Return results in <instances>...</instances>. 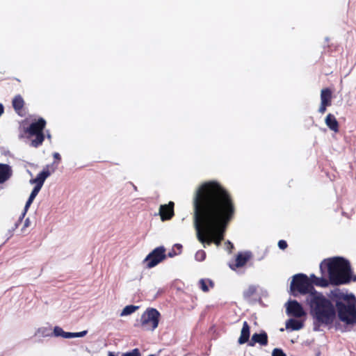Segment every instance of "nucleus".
Here are the masks:
<instances>
[{
  "label": "nucleus",
  "mask_w": 356,
  "mask_h": 356,
  "mask_svg": "<svg viewBox=\"0 0 356 356\" xmlns=\"http://www.w3.org/2000/svg\"><path fill=\"white\" fill-rule=\"evenodd\" d=\"M46 124V120L42 118H40L37 120L32 122L29 127L24 129V134L30 140V146L37 148L42 145L44 140L43 131Z\"/></svg>",
  "instance_id": "5"
},
{
  "label": "nucleus",
  "mask_w": 356,
  "mask_h": 356,
  "mask_svg": "<svg viewBox=\"0 0 356 356\" xmlns=\"http://www.w3.org/2000/svg\"><path fill=\"white\" fill-rule=\"evenodd\" d=\"M250 325L247 321H244L241 332V335L238 338V343L239 344H243L249 341L250 331Z\"/></svg>",
  "instance_id": "16"
},
{
  "label": "nucleus",
  "mask_w": 356,
  "mask_h": 356,
  "mask_svg": "<svg viewBox=\"0 0 356 356\" xmlns=\"http://www.w3.org/2000/svg\"><path fill=\"white\" fill-rule=\"evenodd\" d=\"M288 245L286 241L284 240H280L278 242V247L281 250H285L287 248Z\"/></svg>",
  "instance_id": "30"
},
{
  "label": "nucleus",
  "mask_w": 356,
  "mask_h": 356,
  "mask_svg": "<svg viewBox=\"0 0 356 356\" xmlns=\"http://www.w3.org/2000/svg\"><path fill=\"white\" fill-rule=\"evenodd\" d=\"M122 356H141V354L138 348H134L131 352L123 353Z\"/></svg>",
  "instance_id": "27"
},
{
  "label": "nucleus",
  "mask_w": 356,
  "mask_h": 356,
  "mask_svg": "<svg viewBox=\"0 0 356 356\" xmlns=\"http://www.w3.org/2000/svg\"><path fill=\"white\" fill-rule=\"evenodd\" d=\"M87 333V331H82L80 332H74L75 337H82L85 336Z\"/></svg>",
  "instance_id": "33"
},
{
  "label": "nucleus",
  "mask_w": 356,
  "mask_h": 356,
  "mask_svg": "<svg viewBox=\"0 0 356 356\" xmlns=\"http://www.w3.org/2000/svg\"><path fill=\"white\" fill-rule=\"evenodd\" d=\"M108 356H115V354L113 353L109 352Z\"/></svg>",
  "instance_id": "36"
},
{
  "label": "nucleus",
  "mask_w": 356,
  "mask_h": 356,
  "mask_svg": "<svg viewBox=\"0 0 356 356\" xmlns=\"http://www.w3.org/2000/svg\"><path fill=\"white\" fill-rule=\"evenodd\" d=\"M329 280L332 284H347L351 278L350 265L342 257H334L327 263Z\"/></svg>",
  "instance_id": "4"
},
{
  "label": "nucleus",
  "mask_w": 356,
  "mask_h": 356,
  "mask_svg": "<svg viewBox=\"0 0 356 356\" xmlns=\"http://www.w3.org/2000/svg\"><path fill=\"white\" fill-rule=\"evenodd\" d=\"M236 207L232 194L215 181L202 184L193 198V220L197 240L205 248L220 246Z\"/></svg>",
  "instance_id": "1"
},
{
  "label": "nucleus",
  "mask_w": 356,
  "mask_h": 356,
  "mask_svg": "<svg viewBox=\"0 0 356 356\" xmlns=\"http://www.w3.org/2000/svg\"><path fill=\"white\" fill-rule=\"evenodd\" d=\"M228 243L232 247L233 245L231 243V242L228 241Z\"/></svg>",
  "instance_id": "37"
},
{
  "label": "nucleus",
  "mask_w": 356,
  "mask_h": 356,
  "mask_svg": "<svg viewBox=\"0 0 356 356\" xmlns=\"http://www.w3.org/2000/svg\"><path fill=\"white\" fill-rule=\"evenodd\" d=\"M13 175L11 167L8 164L0 163V184L8 180Z\"/></svg>",
  "instance_id": "13"
},
{
  "label": "nucleus",
  "mask_w": 356,
  "mask_h": 356,
  "mask_svg": "<svg viewBox=\"0 0 356 356\" xmlns=\"http://www.w3.org/2000/svg\"><path fill=\"white\" fill-rule=\"evenodd\" d=\"M3 111H4L3 106L1 104H0V116L3 114Z\"/></svg>",
  "instance_id": "35"
},
{
  "label": "nucleus",
  "mask_w": 356,
  "mask_h": 356,
  "mask_svg": "<svg viewBox=\"0 0 356 356\" xmlns=\"http://www.w3.org/2000/svg\"><path fill=\"white\" fill-rule=\"evenodd\" d=\"M306 302L313 318L319 324L330 325L336 318V309L330 300L320 292L307 296Z\"/></svg>",
  "instance_id": "2"
},
{
  "label": "nucleus",
  "mask_w": 356,
  "mask_h": 356,
  "mask_svg": "<svg viewBox=\"0 0 356 356\" xmlns=\"http://www.w3.org/2000/svg\"><path fill=\"white\" fill-rule=\"evenodd\" d=\"M328 106V105L321 102V105L318 108V112L321 114L325 113Z\"/></svg>",
  "instance_id": "29"
},
{
  "label": "nucleus",
  "mask_w": 356,
  "mask_h": 356,
  "mask_svg": "<svg viewBox=\"0 0 356 356\" xmlns=\"http://www.w3.org/2000/svg\"><path fill=\"white\" fill-rule=\"evenodd\" d=\"M252 254L250 252H239L237 254L234 264H230L229 267L232 270L243 267L246 263L252 258Z\"/></svg>",
  "instance_id": "11"
},
{
  "label": "nucleus",
  "mask_w": 356,
  "mask_h": 356,
  "mask_svg": "<svg viewBox=\"0 0 356 356\" xmlns=\"http://www.w3.org/2000/svg\"><path fill=\"white\" fill-rule=\"evenodd\" d=\"M256 292V289L253 286H250L247 290L243 292V296L246 298H250Z\"/></svg>",
  "instance_id": "23"
},
{
  "label": "nucleus",
  "mask_w": 356,
  "mask_h": 356,
  "mask_svg": "<svg viewBox=\"0 0 356 356\" xmlns=\"http://www.w3.org/2000/svg\"><path fill=\"white\" fill-rule=\"evenodd\" d=\"M40 188H39V186H35L33 188L32 192L31 193V195L32 196H34V197H36L37 195L38 194V193L40 192Z\"/></svg>",
  "instance_id": "31"
},
{
  "label": "nucleus",
  "mask_w": 356,
  "mask_h": 356,
  "mask_svg": "<svg viewBox=\"0 0 356 356\" xmlns=\"http://www.w3.org/2000/svg\"><path fill=\"white\" fill-rule=\"evenodd\" d=\"M54 334L55 337H62L64 338L65 331L61 327L56 326L54 329Z\"/></svg>",
  "instance_id": "26"
},
{
  "label": "nucleus",
  "mask_w": 356,
  "mask_h": 356,
  "mask_svg": "<svg viewBox=\"0 0 356 356\" xmlns=\"http://www.w3.org/2000/svg\"><path fill=\"white\" fill-rule=\"evenodd\" d=\"M268 335L265 332H262L259 334L254 333L249 342V346H254L256 343H258L261 346H266L268 344Z\"/></svg>",
  "instance_id": "12"
},
{
  "label": "nucleus",
  "mask_w": 356,
  "mask_h": 356,
  "mask_svg": "<svg viewBox=\"0 0 356 356\" xmlns=\"http://www.w3.org/2000/svg\"><path fill=\"white\" fill-rule=\"evenodd\" d=\"M272 356H286L282 349L275 348L273 350Z\"/></svg>",
  "instance_id": "28"
},
{
  "label": "nucleus",
  "mask_w": 356,
  "mask_h": 356,
  "mask_svg": "<svg viewBox=\"0 0 356 356\" xmlns=\"http://www.w3.org/2000/svg\"><path fill=\"white\" fill-rule=\"evenodd\" d=\"M165 250L164 248L158 247L150 252L144 260V263H146L147 268H153L165 259Z\"/></svg>",
  "instance_id": "8"
},
{
  "label": "nucleus",
  "mask_w": 356,
  "mask_h": 356,
  "mask_svg": "<svg viewBox=\"0 0 356 356\" xmlns=\"http://www.w3.org/2000/svg\"><path fill=\"white\" fill-rule=\"evenodd\" d=\"M13 107L15 111L20 116H23V108L24 106V101L20 95L15 96L12 102Z\"/></svg>",
  "instance_id": "15"
},
{
  "label": "nucleus",
  "mask_w": 356,
  "mask_h": 356,
  "mask_svg": "<svg viewBox=\"0 0 356 356\" xmlns=\"http://www.w3.org/2000/svg\"><path fill=\"white\" fill-rule=\"evenodd\" d=\"M290 290L293 296L299 294L310 296L313 292H318L312 286L307 275L302 273L295 275L290 284Z\"/></svg>",
  "instance_id": "6"
},
{
  "label": "nucleus",
  "mask_w": 356,
  "mask_h": 356,
  "mask_svg": "<svg viewBox=\"0 0 356 356\" xmlns=\"http://www.w3.org/2000/svg\"><path fill=\"white\" fill-rule=\"evenodd\" d=\"M74 337H75L74 332H65V336H64L65 339H70V338H74Z\"/></svg>",
  "instance_id": "32"
},
{
  "label": "nucleus",
  "mask_w": 356,
  "mask_h": 356,
  "mask_svg": "<svg viewBox=\"0 0 356 356\" xmlns=\"http://www.w3.org/2000/svg\"><path fill=\"white\" fill-rule=\"evenodd\" d=\"M54 158L57 160L58 162L60 161L61 157L60 155L58 152L54 153Z\"/></svg>",
  "instance_id": "34"
},
{
  "label": "nucleus",
  "mask_w": 356,
  "mask_h": 356,
  "mask_svg": "<svg viewBox=\"0 0 356 356\" xmlns=\"http://www.w3.org/2000/svg\"><path fill=\"white\" fill-rule=\"evenodd\" d=\"M332 90L328 88H323L321 91V102L325 104L328 106L332 105Z\"/></svg>",
  "instance_id": "18"
},
{
  "label": "nucleus",
  "mask_w": 356,
  "mask_h": 356,
  "mask_svg": "<svg viewBox=\"0 0 356 356\" xmlns=\"http://www.w3.org/2000/svg\"><path fill=\"white\" fill-rule=\"evenodd\" d=\"M339 319L347 325L356 323V298L353 294H346L340 291L332 293Z\"/></svg>",
  "instance_id": "3"
},
{
  "label": "nucleus",
  "mask_w": 356,
  "mask_h": 356,
  "mask_svg": "<svg viewBox=\"0 0 356 356\" xmlns=\"http://www.w3.org/2000/svg\"><path fill=\"white\" fill-rule=\"evenodd\" d=\"M27 222H28V220H26V221H25L26 225H28Z\"/></svg>",
  "instance_id": "40"
},
{
  "label": "nucleus",
  "mask_w": 356,
  "mask_h": 356,
  "mask_svg": "<svg viewBox=\"0 0 356 356\" xmlns=\"http://www.w3.org/2000/svg\"><path fill=\"white\" fill-rule=\"evenodd\" d=\"M175 203L170 201L168 204H161L159 208V216L162 221L171 220L175 216Z\"/></svg>",
  "instance_id": "10"
},
{
  "label": "nucleus",
  "mask_w": 356,
  "mask_h": 356,
  "mask_svg": "<svg viewBox=\"0 0 356 356\" xmlns=\"http://www.w3.org/2000/svg\"><path fill=\"white\" fill-rule=\"evenodd\" d=\"M309 278L311 283H312V286L314 284L319 286H327L328 284V281L326 279L318 277L314 274H312Z\"/></svg>",
  "instance_id": "20"
},
{
  "label": "nucleus",
  "mask_w": 356,
  "mask_h": 356,
  "mask_svg": "<svg viewBox=\"0 0 356 356\" xmlns=\"http://www.w3.org/2000/svg\"><path fill=\"white\" fill-rule=\"evenodd\" d=\"M27 222H28V220H26V221H25L26 225H28Z\"/></svg>",
  "instance_id": "39"
},
{
  "label": "nucleus",
  "mask_w": 356,
  "mask_h": 356,
  "mask_svg": "<svg viewBox=\"0 0 356 356\" xmlns=\"http://www.w3.org/2000/svg\"><path fill=\"white\" fill-rule=\"evenodd\" d=\"M138 306L127 305L122 311L121 316H127L135 312L138 309Z\"/></svg>",
  "instance_id": "22"
},
{
  "label": "nucleus",
  "mask_w": 356,
  "mask_h": 356,
  "mask_svg": "<svg viewBox=\"0 0 356 356\" xmlns=\"http://www.w3.org/2000/svg\"><path fill=\"white\" fill-rule=\"evenodd\" d=\"M50 175V172L48 170H43L39 174H38L35 179L31 180V182L35 184V186L42 188L45 179Z\"/></svg>",
  "instance_id": "17"
},
{
  "label": "nucleus",
  "mask_w": 356,
  "mask_h": 356,
  "mask_svg": "<svg viewBox=\"0 0 356 356\" xmlns=\"http://www.w3.org/2000/svg\"><path fill=\"white\" fill-rule=\"evenodd\" d=\"M207 282L209 283L211 287H213V282L211 281V280H206L204 279H201L200 281H199V286H200V288L204 291V292H208L209 289L207 286Z\"/></svg>",
  "instance_id": "21"
},
{
  "label": "nucleus",
  "mask_w": 356,
  "mask_h": 356,
  "mask_svg": "<svg viewBox=\"0 0 356 356\" xmlns=\"http://www.w3.org/2000/svg\"><path fill=\"white\" fill-rule=\"evenodd\" d=\"M325 123L327 127L334 133H338L339 131V124L335 118V116L332 113H328L325 119Z\"/></svg>",
  "instance_id": "14"
},
{
  "label": "nucleus",
  "mask_w": 356,
  "mask_h": 356,
  "mask_svg": "<svg viewBox=\"0 0 356 356\" xmlns=\"http://www.w3.org/2000/svg\"><path fill=\"white\" fill-rule=\"evenodd\" d=\"M35 198V197L34 196H32L31 195H30L26 204H25V207H24V211L22 213V216L24 217L26 214V213L27 212L29 208L30 207L31 204H32L33 201L34 200V199Z\"/></svg>",
  "instance_id": "25"
},
{
  "label": "nucleus",
  "mask_w": 356,
  "mask_h": 356,
  "mask_svg": "<svg viewBox=\"0 0 356 356\" xmlns=\"http://www.w3.org/2000/svg\"><path fill=\"white\" fill-rule=\"evenodd\" d=\"M286 312L289 315L296 318H301L306 315L303 307L297 300H290L287 302Z\"/></svg>",
  "instance_id": "9"
},
{
  "label": "nucleus",
  "mask_w": 356,
  "mask_h": 356,
  "mask_svg": "<svg viewBox=\"0 0 356 356\" xmlns=\"http://www.w3.org/2000/svg\"><path fill=\"white\" fill-rule=\"evenodd\" d=\"M304 327L302 321L290 318L286 322V328L291 330H300Z\"/></svg>",
  "instance_id": "19"
},
{
  "label": "nucleus",
  "mask_w": 356,
  "mask_h": 356,
  "mask_svg": "<svg viewBox=\"0 0 356 356\" xmlns=\"http://www.w3.org/2000/svg\"><path fill=\"white\" fill-rule=\"evenodd\" d=\"M195 257L197 261H202L206 258V252L202 250H200L195 253Z\"/></svg>",
  "instance_id": "24"
},
{
  "label": "nucleus",
  "mask_w": 356,
  "mask_h": 356,
  "mask_svg": "<svg viewBox=\"0 0 356 356\" xmlns=\"http://www.w3.org/2000/svg\"><path fill=\"white\" fill-rule=\"evenodd\" d=\"M27 222H28V220H26V221H25L26 225H28Z\"/></svg>",
  "instance_id": "38"
},
{
  "label": "nucleus",
  "mask_w": 356,
  "mask_h": 356,
  "mask_svg": "<svg viewBox=\"0 0 356 356\" xmlns=\"http://www.w3.org/2000/svg\"><path fill=\"white\" fill-rule=\"evenodd\" d=\"M160 316L157 309L148 308L141 316V325L148 330H154L158 327Z\"/></svg>",
  "instance_id": "7"
}]
</instances>
